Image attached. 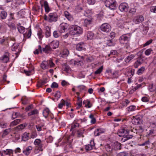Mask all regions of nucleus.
<instances>
[{
    "mask_svg": "<svg viewBox=\"0 0 156 156\" xmlns=\"http://www.w3.org/2000/svg\"><path fill=\"white\" fill-rule=\"evenodd\" d=\"M131 37V34H123L120 37L119 40L121 44L124 45L126 48H128L129 47V41Z\"/></svg>",
    "mask_w": 156,
    "mask_h": 156,
    "instance_id": "f257e3e1",
    "label": "nucleus"
},
{
    "mask_svg": "<svg viewBox=\"0 0 156 156\" xmlns=\"http://www.w3.org/2000/svg\"><path fill=\"white\" fill-rule=\"evenodd\" d=\"M129 132L127 130L124 129H122L118 131V135L120 137H122L121 140L122 142H125L132 138L133 136L129 135Z\"/></svg>",
    "mask_w": 156,
    "mask_h": 156,
    "instance_id": "f03ea898",
    "label": "nucleus"
},
{
    "mask_svg": "<svg viewBox=\"0 0 156 156\" xmlns=\"http://www.w3.org/2000/svg\"><path fill=\"white\" fill-rule=\"evenodd\" d=\"M69 30L70 34L73 35L78 36L83 33L82 28L76 25L71 26Z\"/></svg>",
    "mask_w": 156,
    "mask_h": 156,
    "instance_id": "7ed1b4c3",
    "label": "nucleus"
},
{
    "mask_svg": "<svg viewBox=\"0 0 156 156\" xmlns=\"http://www.w3.org/2000/svg\"><path fill=\"white\" fill-rule=\"evenodd\" d=\"M105 1V5L111 10H114L117 8V3L115 0H102Z\"/></svg>",
    "mask_w": 156,
    "mask_h": 156,
    "instance_id": "20e7f679",
    "label": "nucleus"
},
{
    "mask_svg": "<svg viewBox=\"0 0 156 156\" xmlns=\"http://www.w3.org/2000/svg\"><path fill=\"white\" fill-rule=\"evenodd\" d=\"M58 19V16L55 12L50 13L48 15V22L51 23L56 22Z\"/></svg>",
    "mask_w": 156,
    "mask_h": 156,
    "instance_id": "39448f33",
    "label": "nucleus"
},
{
    "mask_svg": "<svg viewBox=\"0 0 156 156\" xmlns=\"http://www.w3.org/2000/svg\"><path fill=\"white\" fill-rule=\"evenodd\" d=\"M100 28L101 31L104 32L108 33L110 31L111 27L109 24L104 23L101 25Z\"/></svg>",
    "mask_w": 156,
    "mask_h": 156,
    "instance_id": "423d86ee",
    "label": "nucleus"
},
{
    "mask_svg": "<svg viewBox=\"0 0 156 156\" xmlns=\"http://www.w3.org/2000/svg\"><path fill=\"white\" fill-rule=\"evenodd\" d=\"M86 44L83 42H80L76 44V49L78 51H85L86 50Z\"/></svg>",
    "mask_w": 156,
    "mask_h": 156,
    "instance_id": "0eeeda50",
    "label": "nucleus"
},
{
    "mask_svg": "<svg viewBox=\"0 0 156 156\" xmlns=\"http://www.w3.org/2000/svg\"><path fill=\"white\" fill-rule=\"evenodd\" d=\"M129 8V6L126 3H122L119 6V10L122 12H127Z\"/></svg>",
    "mask_w": 156,
    "mask_h": 156,
    "instance_id": "6e6552de",
    "label": "nucleus"
},
{
    "mask_svg": "<svg viewBox=\"0 0 156 156\" xmlns=\"http://www.w3.org/2000/svg\"><path fill=\"white\" fill-rule=\"evenodd\" d=\"M9 53L6 52L2 56L0 57V61L3 63H7L9 60Z\"/></svg>",
    "mask_w": 156,
    "mask_h": 156,
    "instance_id": "1a4fd4ad",
    "label": "nucleus"
},
{
    "mask_svg": "<svg viewBox=\"0 0 156 156\" xmlns=\"http://www.w3.org/2000/svg\"><path fill=\"white\" fill-rule=\"evenodd\" d=\"M69 26V25L66 23H61L59 27V30L61 33L64 32L65 30L67 29Z\"/></svg>",
    "mask_w": 156,
    "mask_h": 156,
    "instance_id": "9d476101",
    "label": "nucleus"
},
{
    "mask_svg": "<svg viewBox=\"0 0 156 156\" xmlns=\"http://www.w3.org/2000/svg\"><path fill=\"white\" fill-rule=\"evenodd\" d=\"M105 148L106 150L110 154V156H113V153H115V151L113 150L111 144H107L105 146Z\"/></svg>",
    "mask_w": 156,
    "mask_h": 156,
    "instance_id": "9b49d317",
    "label": "nucleus"
},
{
    "mask_svg": "<svg viewBox=\"0 0 156 156\" xmlns=\"http://www.w3.org/2000/svg\"><path fill=\"white\" fill-rule=\"evenodd\" d=\"M144 20V18L143 16H136L134 18L133 21L135 24H139L141 23Z\"/></svg>",
    "mask_w": 156,
    "mask_h": 156,
    "instance_id": "f8f14e48",
    "label": "nucleus"
},
{
    "mask_svg": "<svg viewBox=\"0 0 156 156\" xmlns=\"http://www.w3.org/2000/svg\"><path fill=\"white\" fill-rule=\"evenodd\" d=\"M144 60L141 57H139L136 59L133 65L134 67L137 68L138 66L141 65L143 62Z\"/></svg>",
    "mask_w": 156,
    "mask_h": 156,
    "instance_id": "ddd939ff",
    "label": "nucleus"
},
{
    "mask_svg": "<svg viewBox=\"0 0 156 156\" xmlns=\"http://www.w3.org/2000/svg\"><path fill=\"white\" fill-rule=\"evenodd\" d=\"M111 146H112L113 150L115 151L120 150L121 148V144L118 142L112 143Z\"/></svg>",
    "mask_w": 156,
    "mask_h": 156,
    "instance_id": "4468645a",
    "label": "nucleus"
},
{
    "mask_svg": "<svg viewBox=\"0 0 156 156\" xmlns=\"http://www.w3.org/2000/svg\"><path fill=\"white\" fill-rule=\"evenodd\" d=\"M140 118L138 116L136 117L133 116L132 119V122L134 125H138L141 123Z\"/></svg>",
    "mask_w": 156,
    "mask_h": 156,
    "instance_id": "2eb2a0df",
    "label": "nucleus"
},
{
    "mask_svg": "<svg viewBox=\"0 0 156 156\" xmlns=\"http://www.w3.org/2000/svg\"><path fill=\"white\" fill-rule=\"evenodd\" d=\"M95 147L94 140H91L90 142V144L86 146L85 148L87 151H90L93 149H94Z\"/></svg>",
    "mask_w": 156,
    "mask_h": 156,
    "instance_id": "dca6fc26",
    "label": "nucleus"
},
{
    "mask_svg": "<svg viewBox=\"0 0 156 156\" xmlns=\"http://www.w3.org/2000/svg\"><path fill=\"white\" fill-rule=\"evenodd\" d=\"M79 126V124L78 123H76V122L74 121L71 125V128L70 129V131H72V133H74L75 131L78 128Z\"/></svg>",
    "mask_w": 156,
    "mask_h": 156,
    "instance_id": "f3484780",
    "label": "nucleus"
},
{
    "mask_svg": "<svg viewBox=\"0 0 156 156\" xmlns=\"http://www.w3.org/2000/svg\"><path fill=\"white\" fill-rule=\"evenodd\" d=\"M59 43L58 41L54 40L52 41L49 44V45L53 49H55L59 46Z\"/></svg>",
    "mask_w": 156,
    "mask_h": 156,
    "instance_id": "a211bd4d",
    "label": "nucleus"
},
{
    "mask_svg": "<svg viewBox=\"0 0 156 156\" xmlns=\"http://www.w3.org/2000/svg\"><path fill=\"white\" fill-rule=\"evenodd\" d=\"M84 130L83 129H81L78 130L76 131H75L74 133L73 134L76 136L77 137H83L84 136L83 135Z\"/></svg>",
    "mask_w": 156,
    "mask_h": 156,
    "instance_id": "6ab92c4d",
    "label": "nucleus"
},
{
    "mask_svg": "<svg viewBox=\"0 0 156 156\" xmlns=\"http://www.w3.org/2000/svg\"><path fill=\"white\" fill-rule=\"evenodd\" d=\"M32 149V147L31 146H29L26 147V148L23 151V152L26 155L28 156L31 153Z\"/></svg>",
    "mask_w": 156,
    "mask_h": 156,
    "instance_id": "aec40b11",
    "label": "nucleus"
},
{
    "mask_svg": "<svg viewBox=\"0 0 156 156\" xmlns=\"http://www.w3.org/2000/svg\"><path fill=\"white\" fill-rule=\"evenodd\" d=\"M13 154V151L12 150L7 149L5 150L2 151L1 155L2 156L3 155H9V156H10L11 155H12Z\"/></svg>",
    "mask_w": 156,
    "mask_h": 156,
    "instance_id": "412c9836",
    "label": "nucleus"
},
{
    "mask_svg": "<svg viewBox=\"0 0 156 156\" xmlns=\"http://www.w3.org/2000/svg\"><path fill=\"white\" fill-rule=\"evenodd\" d=\"M64 14L66 18L70 21L73 20V18L72 15L67 11H65L64 12Z\"/></svg>",
    "mask_w": 156,
    "mask_h": 156,
    "instance_id": "4be33fe9",
    "label": "nucleus"
},
{
    "mask_svg": "<svg viewBox=\"0 0 156 156\" xmlns=\"http://www.w3.org/2000/svg\"><path fill=\"white\" fill-rule=\"evenodd\" d=\"M83 104L85 105V106L88 108H91L92 105V104L88 100H84L83 102Z\"/></svg>",
    "mask_w": 156,
    "mask_h": 156,
    "instance_id": "5701e85b",
    "label": "nucleus"
},
{
    "mask_svg": "<svg viewBox=\"0 0 156 156\" xmlns=\"http://www.w3.org/2000/svg\"><path fill=\"white\" fill-rule=\"evenodd\" d=\"M8 38L6 37L5 38L0 39V44L2 45H6L8 44Z\"/></svg>",
    "mask_w": 156,
    "mask_h": 156,
    "instance_id": "b1692460",
    "label": "nucleus"
},
{
    "mask_svg": "<svg viewBox=\"0 0 156 156\" xmlns=\"http://www.w3.org/2000/svg\"><path fill=\"white\" fill-rule=\"evenodd\" d=\"M52 48L49 45H47L45 48H42V51L46 53H48L50 51H51Z\"/></svg>",
    "mask_w": 156,
    "mask_h": 156,
    "instance_id": "393cba45",
    "label": "nucleus"
},
{
    "mask_svg": "<svg viewBox=\"0 0 156 156\" xmlns=\"http://www.w3.org/2000/svg\"><path fill=\"white\" fill-rule=\"evenodd\" d=\"M69 53V51L67 49H64L60 54L61 57L64 58L67 57Z\"/></svg>",
    "mask_w": 156,
    "mask_h": 156,
    "instance_id": "a878e982",
    "label": "nucleus"
},
{
    "mask_svg": "<svg viewBox=\"0 0 156 156\" xmlns=\"http://www.w3.org/2000/svg\"><path fill=\"white\" fill-rule=\"evenodd\" d=\"M93 20L92 17H89L88 18L84 20V24L87 26V25L91 24Z\"/></svg>",
    "mask_w": 156,
    "mask_h": 156,
    "instance_id": "bb28decb",
    "label": "nucleus"
},
{
    "mask_svg": "<svg viewBox=\"0 0 156 156\" xmlns=\"http://www.w3.org/2000/svg\"><path fill=\"white\" fill-rule=\"evenodd\" d=\"M0 17L2 20L5 19L7 16V13L5 11H2L0 13Z\"/></svg>",
    "mask_w": 156,
    "mask_h": 156,
    "instance_id": "cd10ccee",
    "label": "nucleus"
},
{
    "mask_svg": "<svg viewBox=\"0 0 156 156\" xmlns=\"http://www.w3.org/2000/svg\"><path fill=\"white\" fill-rule=\"evenodd\" d=\"M135 57V55H130L126 58L125 59V61L126 62H129L130 61L133 59Z\"/></svg>",
    "mask_w": 156,
    "mask_h": 156,
    "instance_id": "c85d7f7f",
    "label": "nucleus"
},
{
    "mask_svg": "<svg viewBox=\"0 0 156 156\" xmlns=\"http://www.w3.org/2000/svg\"><path fill=\"white\" fill-rule=\"evenodd\" d=\"M44 6L45 12L48 13L50 11V9L49 6L48 2L47 1H44Z\"/></svg>",
    "mask_w": 156,
    "mask_h": 156,
    "instance_id": "c756f323",
    "label": "nucleus"
},
{
    "mask_svg": "<svg viewBox=\"0 0 156 156\" xmlns=\"http://www.w3.org/2000/svg\"><path fill=\"white\" fill-rule=\"evenodd\" d=\"M50 112L49 110L46 108L45 109L43 112V116L45 118H46L48 115L50 114Z\"/></svg>",
    "mask_w": 156,
    "mask_h": 156,
    "instance_id": "7c9ffc66",
    "label": "nucleus"
},
{
    "mask_svg": "<svg viewBox=\"0 0 156 156\" xmlns=\"http://www.w3.org/2000/svg\"><path fill=\"white\" fill-rule=\"evenodd\" d=\"M77 88L80 92L87 91L86 87L85 86L83 85H80L78 86L77 87Z\"/></svg>",
    "mask_w": 156,
    "mask_h": 156,
    "instance_id": "2f4dec72",
    "label": "nucleus"
},
{
    "mask_svg": "<svg viewBox=\"0 0 156 156\" xmlns=\"http://www.w3.org/2000/svg\"><path fill=\"white\" fill-rule=\"evenodd\" d=\"M27 124L26 123L22 124L16 127V129L17 130L20 129L22 130L24 129L27 126Z\"/></svg>",
    "mask_w": 156,
    "mask_h": 156,
    "instance_id": "473e14b6",
    "label": "nucleus"
},
{
    "mask_svg": "<svg viewBox=\"0 0 156 156\" xmlns=\"http://www.w3.org/2000/svg\"><path fill=\"white\" fill-rule=\"evenodd\" d=\"M104 132L101 128L97 129L94 132V134L95 136H99L100 134Z\"/></svg>",
    "mask_w": 156,
    "mask_h": 156,
    "instance_id": "72a5a7b5",
    "label": "nucleus"
},
{
    "mask_svg": "<svg viewBox=\"0 0 156 156\" xmlns=\"http://www.w3.org/2000/svg\"><path fill=\"white\" fill-rule=\"evenodd\" d=\"M150 142L149 140H147L143 143L142 144H140V146H144L146 148H147L149 147V146L150 144Z\"/></svg>",
    "mask_w": 156,
    "mask_h": 156,
    "instance_id": "f704fd0d",
    "label": "nucleus"
},
{
    "mask_svg": "<svg viewBox=\"0 0 156 156\" xmlns=\"http://www.w3.org/2000/svg\"><path fill=\"white\" fill-rule=\"evenodd\" d=\"M45 35L46 37H48L51 36L50 29L49 27L47 26L46 27Z\"/></svg>",
    "mask_w": 156,
    "mask_h": 156,
    "instance_id": "c9c22d12",
    "label": "nucleus"
},
{
    "mask_svg": "<svg viewBox=\"0 0 156 156\" xmlns=\"http://www.w3.org/2000/svg\"><path fill=\"white\" fill-rule=\"evenodd\" d=\"M92 15V12L90 10H87L85 11L84 13V15L86 16L89 17H92L91 16Z\"/></svg>",
    "mask_w": 156,
    "mask_h": 156,
    "instance_id": "e433bc0d",
    "label": "nucleus"
},
{
    "mask_svg": "<svg viewBox=\"0 0 156 156\" xmlns=\"http://www.w3.org/2000/svg\"><path fill=\"white\" fill-rule=\"evenodd\" d=\"M145 68L144 66H142L139 68L137 71L136 73L139 75L142 74L144 71Z\"/></svg>",
    "mask_w": 156,
    "mask_h": 156,
    "instance_id": "4c0bfd02",
    "label": "nucleus"
},
{
    "mask_svg": "<svg viewBox=\"0 0 156 156\" xmlns=\"http://www.w3.org/2000/svg\"><path fill=\"white\" fill-rule=\"evenodd\" d=\"M38 111L37 109H34L28 113L27 115L28 116H31L34 115H36L38 114Z\"/></svg>",
    "mask_w": 156,
    "mask_h": 156,
    "instance_id": "58836bf2",
    "label": "nucleus"
},
{
    "mask_svg": "<svg viewBox=\"0 0 156 156\" xmlns=\"http://www.w3.org/2000/svg\"><path fill=\"white\" fill-rule=\"evenodd\" d=\"M29 134V133H25L23 134L22 137L23 141H26L28 139Z\"/></svg>",
    "mask_w": 156,
    "mask_h": 156,
    "instance_id": "ea45409f",
    "label": "nucleus"
},
{
    "mask_svg": "<svg viewBox=\"0 0 156 156\" xmlns=\"http://www.w3.org/2000/svg\"><path fill=\"white\" fill-rule=\"evenodd\" d=\"M21 121L20 119H16L11 122V126H16L20 123Z\"/></svg>",
    "mask_w": 156,
    "mask_h": 156,
    "instance_id": "a19ab883",
    "label": "nucleus"
},
{
    "mask_svg": "<svg viewBox=\"0 0 156 156\" xmlns=\"http://www.w3.org/2000/svg\"><path fill=\"white\" fill-rule=\"evenodd\" d=\"M61 34V33L60 32L59 30V31L55 30L53 32V35L54 37L58 38L60 36Z\"/></svg>",
    "mask_w": 156,
    "mask_h": 156,
    "instance_id": "79ce46f5",
    "label": "nucleus"
},
{
    "mask_svg": "<svg viewBox=\"0 0 156 156\" xmlns=\"http://www.w3.org/2000/svg\"><path fill=\"white\" fill-rule=\"evenodd\" d=\"M77 102L76 104L78 105L79 108H81L82 107V100L81 98L79 96L77 97Z\"/></svg>",
    "mask_w": 156,
    "mask_h": 156,
    "instance_id": "37998d69",
    "label": "nucleus"
},
{
    "mask_svg": "<svg viewBox=\"0 0 156 156\" xmlns=\"http://www.w3.org/2000/svg\"><path fill=\"white\" fill-rule=\"evenodd\" d=\"M94 34L91 31H88L87 33V37L88 40H91L94 37Z\"/></svg>",
    "mask_w": 156,
    "mask_h": 156,
    "instance_id": "c03bdc74",
    "label": "nucleus"
},
{
    "mask_svg": "<svg viewBox=\"0 0 156 156\" xmlns=\"http://www.w3.org/2000/svg\"><path fill=\"white\" fill-rule=\"evenodd\" d=\"M136 108V106L135 105H131L126 108L127 110L130 112L134 111Z\"/></svg>",
    "mask_w": 156,
    "mask_h": 156,
    "instance_id": "a18cd8bd",
    "label": "nucleus"
},
{
    "mask_svg": "<svg viewBox=\"0 0 156 156\" xmlns=\"http://www.w3.org/2000/svg\"><path fill=\"white\" fill-rule=\"evenodd\" d=\"M66 152H68L72 150V146L70 144H67L65 148Z\"/></svg>",
    "mask_w": 156,
    "mask_h": 156,
    "instance_id": "49530a36",
    "label": "nucleus"
},
{
    "mask_svg": "<svg viewBox=\"0 0 156 156\" xmlns=\"http://www.w3.org/2000/svg\"><path fill=\"white\" fill-rule=\"evenodd\" d=\"M63 70L67 72H68L70 69L69 67L66 64L62 65Z\"/></svg>",
    "mask_w": 156,
    "mask_h": 156,
    "instance_id": "de8ad7c7",
    "label": "nucleus"
},
{
    "mask_svg": "<svg viewBox=\"0 0 156 156\" xmlns=\"http://www.w3.org/2000/svg\"><path fill=\"white\" fill-rule=\"evenodd\" d=\"M18 31L20 33H23L25 32V28L23 26H20L17 27Z\"/></svg>",
    "mask_w": 156,
    "mask_h": 156,
    "instance_id": "09e8293b",
    "label": "nucleus"
},
{
    "mask_svg": "<svg viewBox=\"0 0 156 156\" xmlns=\"http://www.w3.org/2000/svg\"><path fill=\"white\" fill-rule=\"evenodd\" d=\"M89 118L91 119V123L92 124H94L95 123L96 120L94 115L92 114H90L89 115Z\"/></svg>",
    "mask_w": 156,
    "mask_h": 156,
    "instance_id": "8fccbe9b",
    "label": "nucleus"
},
{
    "mask_svg": "<svg viewBox=\"0 0 156 156\" xmlns=\"http://www.w3.org/2000/svg\"><path fill=\"white\" fill-rule=\"evenodd\" d=\"M156 87L153 84H150L148 87V89L149 90L150 92H153L155 90Z\"/></svg>",
    "mask_w": 156,
    "mask_h": 156,
    "instance_id": "3c124183",
    "label": "nucleus"
},
{
    "mask_svg": "<svg viewBox=\"0 0 156 156\" xmlns=\"http://www.w3.org/2000/svg\"><path fill=\"white\" fill-rule=\"evenodd\" d=\"M136 12V10L134 8H130L129 11V14L131 16L135 14Z\"/></svg>",
    "mask_w": 156,
    "mask_h": 156,
    "instance_id": "603ef678",
    "label": "nucleus"
},
{
    "mask_svg": "<svg viewBox=\"0 0 156 156\" xmlns=\"http://www.w3.org/2000/svg\"><path fill=\"white\" fill-rule=\"evenodd\" d=\"M107 44L108 46H111L114 45L115 43L112 40H109L107 41Z\"/></svg>",
    "mask_w": 156,
    "mask_h": 156,
    "instance_id": "864d4df0",
    "label": "nucleus"
},
{
    "mask_svg": "<svg viewBox=\"0 0 156 156\" xmlns=\"http://www.w3.org/2000/svg\"><path fill=\"white\" fill-rule=\"evenodd\" d=\"M65 105V101L63 99H62L60 103L59 104L58 106V107L59 108H62L63 106Z\"/></svg>",
    "mask_w": 156,
    "mask_h": 156,
    "instance_id": "5fc2aeb1",
    "label": "nucleus"
},
{
    "mask_svg": "<svg viewBox=\"0 0 156 156\" xmlns=\"http://www.w3.org/2000/svg\"><path fill=\"white\" fill-rule=\"evenodd\" d=\"M72 63H73L74 65H79V64L81 65L80 62H81V60H79L78 59H76L75 60H72L71 61Z\"/></svg>",
    "mask_w": 156,
    "mask_h": 156,
    "instance_id": "6e6d98bb",
    "label": "nucleus"
},
{
    "mask_svg": "<svg viewBox=\"0 0 156 156\" xmlns=\"http://www.w3.org/2000/svg\"><path fill=\"white\" fill-rule=\"evenodd\" d=\"M37 35L40 40H41L43 37L42 31L41 29L38 30L37 32Z\"/></svg>",
    "mask_w": 156,
    "mask_h": 156,
    "instance_id": "4d7b16f0",
    "label": "nucleus"
},
{
    "mask_svg": "<svg viewBox=\"0 0 156 156\" xmlns=\"http://www.w3.org/2000/svg\"><path fill=\"white\" fill-rule=\"evenodd\" d=\"M156 131H155L154 129H151L149 130V132H148L147 133H148V135H151L154 136L156 135Z\"/></svg>",
    "mask_w": 156,
    "mask_h": 156,
    "instance_id": "13d9d810",
    "label": "nucleus"
},
{
    "mask_svg": "<svg viewBox=\"0 0 156 156\" xmlns=\"http://www.w3.org/2000/svg\"><path fill=\"white\" fill-rule=\"evenodd\" d=\"M150 98L148 97L144 96L142 97L141 101L144 102H147L149 101Z\"/></svg>",
    "mask_w": 156,
    "mask_h": 156,
    "instance_id": "bf43d9fd",
    "label": "nucleus"
},
{
    "mask_svg": "<svg viewBox=\"0 0 156 156\" xmlns=\"http://www.w3.org/2000/svg\"><path fill=\"white\" fill-rule=\"evenodd\" d=\"M46 82L45 80H40L38 82L37 86L38 87H41L43 85L46 83Z\"/></svg>",
    "mask_w": 156,
    "mask_h": 156,
    "instance_id": "052dcab7",
    "label": "nucleus"
},
{
    "mask_svg": "<svg viewBox=\"0 0 156 156\" xmlns=\"http://www.w3.org/2000/svg\"><path fill=\"white\" fill-rule=\"evenodd\" d=\"M6 29L5 26L2 25L0 26V33H4L6 32Z\"/></svg>",
    "mask_w": 156,
    "mask_h": 156,
    "instance_id": "680f3d73",
    "label": "nucleus"
},
{
    "mask_svg": "<svg viewBox=\"0 0 156 156\" xmlns=\"http://www.w3.org/2000/svg\"><path fill=\"white\" fill-rule=\"evenodd\" d=\"M103 69V66H101L99 69L96 70L95 72L94 73L96 74L100 73L102 71Z\"/></svg>",
    "mask_w": 156,
    "mask_h": 156,
    "instance_id": "e2e57ef3",
    "label": "nucleus"
},
{
    "mask_svg": "<svg viewBox=\"0 0 156 156\" xmlns=\"http://www.w3.org/2000/svg\"><path fill=\"white\" fill-rule=\"evenodd\" d=\"M47 62L45 61H43L41 64V67L43 69H45L46 68V64Z\"/></svg>",
    "mask_w": 156,
    "mask_h": 156,
    "instance_id": "0e129e2a",
    "label": "nucleus"
},
{
    "mask_svg": "<svg viewBox=\"0 0 156 156\" xmlns=\"http://www.w3.org/2000/svg\"><path fill=\"white\" fill-rule=\"evenodd\" d=\"M14 13H13L10 12L9 14V20L11 21L12 20H15V17H14Z\"/></svg>",
    "mask_w": 156,
    "mask_h": 156,
    "instance_id": "69168bd1",
    "label": "nucleus"
},
{
    "mask_svg": "<svg viewBox=\"0 0 156 156\" xmlns=\"http://www.w3.org/2000/svg\"><path fill=\"white\" fill-rule=\"evenodd\" d=\"M35 126L37 130L39 132L42 130V128L44 126V125H36Z\"/></svg>",
    "mask_w": 156,
    "mask_h": 156,
    "instance_id": "338daca9",
    "label": "nucleus"
},
{
    "mask_svg": "<svg viewBox=\"0 0 156 156\" xmlns=\"http://www.w3.org/2000/svg\"><path fill=\"white\" fill-rule=\"evenodd\" d=\"M128 153L126 152H122L118 154L116 156H126L128 155Z\"/></svg>",
    "mask_w": 156,
    "mask_h": 156,
    "instance_id": "774afa93",
    "label": "nucleus"
}]
</instances>
